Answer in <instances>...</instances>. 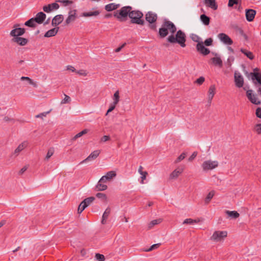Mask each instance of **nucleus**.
Listing matches in <instances>:
<instances>
[{"instance_id":"f257e3e1","label":"nucleus","mask_w":261,"mask_h":261,"mask_svg":"<svg viewBox=\"0 0 261 261\" xmlns=\"http://www.w3.org/2000/svg\"><path fill=\"white\" fill-rule=\"evenodd\" d=\"M176 27L171 21L164 19L161 28L159 30L158 35L160 38H164L169 34H171L167 38V41L171 44H178L181 47L186 46V35L181 30L176 31Z\"/></svg>"},{"instance_id":"f03ea898","label":"nucleus","mask_w":261,"mask_h":261,"mask_svg":"<svg viewBox=\"0 0 261 261\" xmlns=\"http://www.w3.org/2000/svg\"><path fill=\"white\" fill-rule=\"evenodd\" d=\"M114 16L120 21H125L128 16L130 23L143 25L145 21L143 19V14L139 10H132L131 6H124L114 12Z\"/></svg>"},{"instance_id":"7ed1b4c3","label":"nucleus","mask_w":261,"mask_h":261,"mask_svg":"<svg viewBox=\"0 0 261 261\" xmlns=\"http://www.w3.org/2000/svg\"><path fill=\"white\" fill-rule=\"evenodd\" d=\"M191 38L193 41L197 43L196 48L198 52L203 56H206L210 53V50L203 45V41H201V38L198 35L192 34L191 35Z\"/></svg>"},{"instance_id":"20e7f679","label":"nucleus","mask_w":261,"mask_h":261,"mask_svg":"<svg viewBox=\"0 0 261 261\" xmlns=\"http://www.w3.org/2000/svg\"><path fill=\"white\" fill-rule=\"evenodd\" d=\"M245 74L248 78L251 76L255 86H261V72L248 73L245 71Z\"/></svg>"},{"instance_id":"39448f33","label":"nucleus","mask_w":261,"mask_h":261,"mask_svg":"<svg viewBox=\"0 0 261 261\" xmlns=\"http://www.w3.org/2000/svg\"><path fill=\"white\" fill-rule=\"evenodd\" d=\"M227 232L226 231H215L211 237V240L215 242H219L226 238Z\"/></svg>"},{"instance_id":"423d86ee","label":"nucleus","mask_w":261,"mask_h":261,"mask_svg":"<svg viewBox=\"0 0 261 261\" xmlns=\"http://www.w3.org/2000/svg\"><path fill=\"white\" fill-rule=\"evenodd\" d=\"M246 95L249 100L255 105H261V101L258 99L255 95L253 93L252 90H248L246 91Z\"/></svg>"},{"instance_id":"0eeeda50","label":"nucleus","mask_w":261,"mask_h":261,"mask_svg":"<svg viewBox=\"0 0 261 261\" xmlns=\"http://www.w3.org/2000/svg\"><path fill=\"white\" fill-rule=\"evenodd\" d=\"M218 162L217 161H212L211 160L204 161L202 164V167L203 170H212L218 166Z\"/></svg>"},{"instance_id":"6e6552de","label":"nucleus","mask_w":261,"mask_h":261,"mask_svg":"<svg viewBox=\"0 0 261 261\" xmlns=\"http://www.w3.org/2000/svg\"><path fill=\"white\" fill-rule=\"evenodd\" d=\"M234 82L236 87L238 88H241L244 85V79L239 72L235 71L234 74Z\"/></svg>"},{"instance_id":"1a4fd4ad","label":"nucleus","mask_w":261,"mask_h":261,"mask_svg":"<svg viewBox=\"0 0 261 261\" xmlns=\"http://www.w3.org/2000/svg\"><path fill=\"white\" fill-rule=\"evenodd\" d=\"M25 32V29L24 28H18L11 30L10 33V35L13 38L20 37L23 35Z\"/></svg>"},{"instance_id":"9d476101","label":"nucleus","mask_w":261,"mask_h":261,"mask_svg":"<svg viewBox=\"0 0 261 261\" xmlns=\"http://www.w3.org/2000/svg\"><path fill=\"white\" fill-rule=\"evenodd\" d=\"M157 19V14L151 11L148 12L145 15V19L149 23L156 22Z\"/></svg>"},{"instance_id":"9b49d317","label":"nucleus","mask_w":261,"mask_h":261,"mask_svg":"<svg viewBox=\"0 0 261 261\" xmlns=\"http://www.w3.org/2000/svg\"><path fill=\"white\" fill-rule=\"evenodd\" d=\"M218 37L221 41L225 44L231 45L233 43L232 40L225 33H222L219 34Z\"/></svg>"},{"instance_id":"f8f14e48","label":"nucleus","mask_w":261,"mask_h":261,"mask_svg":"<svg viewBox=\"0 0 261 261\" xmlns=\"http://www.w3.org/2000/svg\"><path fill=\"white\" fill-rule=\"evenodd\" d=\"M59 5L57 3L49 4L43 7V10L46 13H50L54 10H57L59 8Z\"/></svg>"},{"instance_id":"ddd939ff","label":"nucleus","mask_w":261,"mask_h":261,"mask_svg":"<svg viewBox=\"0 0 261 261\" xmlns=\"http://www.w3.org/2000/svg\"><path fill=\"white\" fill-rule=\"evenodd\" d=\"M256 11L255 10L252 9H248L245 10V15L246 20L248 22L252 21L256 15Z\"/></svg>"},{"instance_id":"4468645a","label":"nucleus","mask_w":261,"mask_h":261,"mask_svg":"<svg viewBox=\"0 0 261 261\" xmlns=\"http://www.w3.org/2000/svg\"><path fill=\"white\" fill-rule=\"evenodd\" d=\"M76 9L70 10L68 13V16L66 18L65 25L69 24L71 22L73 21L76 18Z\"/></svg>"},{"instance_id":"2eb2a0df","label":"nucleus","mask_w":261,"mask_h":261,"mask_svg":"<svg viewBox=\"0 0 261 261\" xmlns=\"http://www.w3.org/2000/svg\"><path fill=\"white\" fill-rule=\"evenodd\" d=\"M116 172L114 171H110L107 173L106 175L102 176L100 179V182H106L107 180H110L113 177L116 176Z\"/></svg>"},{"instance_id":"dca6fc26","label":"nucleus","mask_w":261,"mask_h":261,"mask_svg":"<svg viewBox=\"0 0 261 261\" xmlns=\"http://www.w3.org/2000/svg\"><path fill=\"white\" fill-rule=\"evenodd\" d=\"M46 17V14L44 13L40 12H38L36 14V17H33V18L37 23L40 24L44 22Z\"/></svg>"},{"instance_id":"f3484780","label":"nucleus","mask_w":261,"mask_h":261,"mask_svg":"<svg viewBox=\"0 0 261 261\" xmlns=\"http://www.w3.org/2000/svg\"><path fill=\"white\" fill-rule=\"evenodd\" d=\"M64 20V16L61 14L56 15L53 19L51 25L55 27L60 24Z\"/></svg>"},{"instance_id":"a211bd4d","label":"nucleus","mask_w":261,"mask_h":261,"mask_svg":"<svg viewBox=\"0 0 261 261\" xmlns=\"http://www.w3.org/2000/svg\"><path fill=\"white\" fill-rule=\"evenodd\" d=\"M12 41L16 42L17 44L20 46H24L28 43L29 40L27 38L20 37L13 38L12 39Z\"/></svg>"},{"instance_id":"6ab92c4d","label":"nucleus","mask_w":261,"mask_h":261,"mask_svg":"<svg viewBox=\"0 0 261 261\" xmlns=\"http://www.w3.org/2000/svg\"><path fill=\"white\" fill-rule=\"evenodd\" d=\"M100 151L99 150H96L91 153V154L82 163L86 162L95 160L100 154Z\"/></svg>"},{"instance_id":"aec40b11","label":"nucleus","mask_w":261,"mask_h":261,"mask_svg":"<svg viewBox=\"0 0 261 261\" xmlns=\"http://www.w3.org/2000/svg\"><path fill=\"white\" fill-rule=\"evenodd\" d=\"M59 30V27H55L47 31L44 36L46 38L54 37L56 35Z\"/></svg>"},{"instance_id":"412c9836","label":"nucleus","mask_w":261,"mask_h":261,"mask_svg":"<svg viewBox=\"0 0 261 261\" xmlns=\"http://www.w3.org/2000/svg\"><path fill=\"white\" fill-rule=\"evenodd\" d=\"M100 13V11L99 10H95L92 12H85L81 13L80 16L81 17H91V16H97Z\"/></svg>"},{"instance_id":"4be33fe9","label":"nucleus","mask_w":261,"mask_h":261,"mask_svg":"<svg viewBox=\"0 0 261 261\" xmlns=\"http://www.w3.org/2000/svg\"><path fill=\"white\" fill-rule=\"evenodd\" d=\"M28 141H25L20 144L15 149L13 154H15L17 156L18 153L22 151L24 148L27 147L28 145Z\"/></svg>"},{"instance_id":"5701e85b","label":"nucleus","mask_w":261,"mask_h":261,"mask_svg":"<svg viewBox=\"0 0 261 261\" xmlns=\"http://www.w3.org/2000/svg\"><path fill=\"white\" fill-rule=\"evenodd\" d=\"M204 3L207 7L211 8L214 10H216L218 9V5L216 3V0H204Z\"/></svg>"},{"instance_id":"b1692460","label":"nucleus","mask_w":261,"mask_h":261,"mask_svg":"<svg viewBox=\"0 0 261 261\" xmlns=\"http://www.w3.org/2000/svg\"><path fill=\"white\" fill-rule=\"evenodd\" d=\"M182 172V168L176 169L170 174L169 178L170 179L177 178Z\"/></svg>"},{"instance_id":"393cba45","label":"nucleus","mask_w":261,"mask_h":261,"mask_svg":"<svg viewBox=\"0 0 261 261\" xmlns=\"http://www.w3.org/2000/svg\"><path fill=\"white\" fill-rule=\"evenodd\" d=\"M111 208L109 206H108L106 208V210L104 212V213L102 215V219L101 221V224H105L106 223L107 219L109 217V216L111 213Z\"/></svg>"},{"instance_id":"a878e982","label":"nucleus","mask_w":261,"mask_h":261,"mask_svg":"<svg viewBox=\"0 0 261 261\" xmlns=\"http://www.w3.org/2000/svg\"><path fill=\"white\" fill-rule=\"evenodd\" d=\"M119 4L110 3L105 6V9L108 12H110L116 10L117 8L119 7Z\"/></svg>"},{"instance_id":"bb28decb","label":"nucleus","mask_w":261,"mask_h":261,"mask_svg":"<svg viewBox=\"0 0 261 261\" xmlns=\"http://www.w3.org/2000/svg\"><path fill=\"white\" fill-rule=\"evenodd\" d=\"M213 64L221 68L223 66V62L220 57H214L211 59Z\"/></svg>"},{"instance_id":"cd10ccee","label":"nucleus","mask_w":261,"mask_h":261,"mask_svg":"<svg viewBox=\"0 0 261 261\" xmlns=\"http://www.w3.org/2000/svg\"><path fill=\"white\" fill-rule=\"evenodd\" d=\"M36 23H37L36 22V21L33 17L25 21L24 23V25L30 28H35L37 27Z\"/></svg>"},{"instance_id":"c85d7f7f","label":"nucleus","mask_w":261,"mask_h":261,"mask_svg":"<svg viewBox=\"0 0 261 261\" xmlns=\"http://www.w3.org/2000/svg\"><path fill=\"white\" fill-rule=\"evenodd\" d=\"M240 51L244 54L250 60H252L254 59V56L252 52L242 48H241Z\"/></svg>"},{"instance_id":"c756f323","label":"nucleus","mask_w":261,"mask_h":261,"mask_svg":"<svg viewBox=\"0 0 261 261\" xmlns=\"http://www.w3.org/2000/svg\"><path fill=\"white\" fill-rule=\"evenodd\" d=\"M216 91V86L215 85H212L208 89V97H209L210 100L211 99H213L214 95L215 94Z\"/></svg>"},{"instance_id":"7c9ffc66","label":"nucleus","mask_w":261,"mask_h":261,"mask_svg":"<svg viewBox=\"0 0 261 261\" xmlns=\"http://www.w3.org/2000/svg\"><path fill=\"white\" fill-rule=\"evenodd\" d=\"M102 182H100V180L98 181L95 187V190L96 191H103L107 189L108 186L106 185L102 184Z\"/></svg>"},{"instance_id":"2f4dec72","label":"nucleus","mask_w":261,"mask_h":261,"mask_svg":"<svg viewBox=\"0 0 261 261\" xmlns=\"http://www.w3.org/2000/svg\"><path fill=\"white\" fill-rule=\"evenodd\" d=\"M200 18L202 23L205 25H208L210 23V18L204 14H201Z\"/></svg>"},{"instance_id":"473e14b6","label":"nucleus","mask_w":261,"mask_h":261,"mask_svg":"<svg viewBox=\"0 0 261 261\" xmlns=\"http://www.w3.org/2000/svg\"><path fill=\"white\" fill-rule=\"evenodd\" d=\"M225 213L228 216V217H229L231 218H233V219H237L240 216L239 213L235 211H226Z\"/></svg>"},{"instance_id":"72a5a7b5","label":"nucleus","mask_w":261,"mask_h":261,"mask_svg":"<svg viewBox=\"0 0 261 261\" xmlns=\"http://www.w3.org/2000/svg\"><path fill=\"white\" fill-rule=\"evenodd\" d=\"M215 193V192L214 190H212L208 193L204 199V203L205 204H207L210 203L213 196H214Z\"/></svg>"},{"instance_id":"f704fd0d","label":"nucleus","mask_w":261,"mask_h":261,"mask_svg":"<svg viewBox=\"0 0 261 261\" xmlns=\"http://www.w3.org/2000/svg\"><path fill=\"white\" fill-rule=\"evenodd\" d=\"M162 221V219H158L152 220L148 225V229H151L154 225L160 224Z\"/></svg>"},{"instance_id":"c9c22d12","label":"nucleus","mask_w":261,"mask_h":261,"mask_svg":"<svg viewBox=\"0 0 261 261\" xmlns=\"http://www.w3.org/2000/svg\"><path fill=\"white\" fill-rule=\"evenodd\" d=\"M87 207V205L85 204V202L82 201L79 205L77 213L81 214Z\"/></svg>"},{"instance_id":"e433bc0d","label":"nucleus","mask_w":261,"mask_h":261,"mask_svg":"<svg viewBox=\"0 0 261 261\" xmlns=\"http://www.w3.org/2000/svg\"><path fill=\"white\" fill-rule=\"evenodd\" d=\"M199 221V220H194L191 218H188L184 221L183 224L192 225L194 223H198Z\"/></svg>"},{"instance_id":"4c0bfd02","label":"nucleus","mask_w":261,"mask_h":261,"mask_svg":"<svg viewBox=\"0 0 261 261\" xmlns=\"http://www.w3.org/2000/svg\"><path fill=\"white\" fill-rule=\"evenodd\" d=\"M96 197L99 199H101L104 202L107 201V196L106 194L102 193H97L96 194Z\"/></svg>"},{"instance_id":"58836bf2","label":"nucleus","mask_w":261,"mask_h":261,"mask_svg":"<svg viewBox=\"0 0 261 261\" xmlns=\"http://www.w3.org/2000/svg\"><path fill=\"white\" fill-rule=\"evenodd\" d=\"M88 130L87 129H85L81 131V132L77 133L76 135L74 136V137L72 138L73 140H75L76 139H77L79 137H82L83 135L87 134L88 133Z\"/></svg>"},{"instance_id":"ea45409f","label":"nucleus","mask_w":261,"mask_h":261,"mask_svg":"<svg viewBox=\"0 0 261 261\" xmlns=\"http://www.w3.org/2000/svg\"><path fill=\"white\" fill-rule=\"evenodd\" d=\"M253 130L256 133L257 135H261V123H258L254 125Z\"/></svg>"},{"instance_id":"a19ab883","label":"nucleus","mask_w":261,"mask_h":261,"mask_svg":"<svg viewBox=\"0 0 261 261\" xmlns=\"http://www.w3.org/2000/svg\"><path fill=\"white\" fill-rule=\"evenodd\" d=\"M119 91H117L115 92L113 96V102L115 103V104H117L119 101Z\"/></svg>"},{"instance_id":"79ce46f5","label":"nucleus","mask_w":261,"mask_h":261,"mask_svg":"<svg viewBox=\"0 0 261 261\" xmlns=\"http://www.w3.org/2000/svg\"><path fill=\"white\" fill-rule=\"evenodd\" d=\"M203 42L204 46H210L213 45V40L212 38H208Z\"/></svg>"},{"instance_id":"37998d69","label":"nucleus","mask_w":261,"mask_h":261,"mask_svg":"<svg viewBox=\"0 0 261 261\" xmlns=\"http://www.w3.org/2000/svg\"><path fill=\"white\" fill-rule=\"evenodd\" d=\"M161 245V243L155 244L151 245L148 249L144 250V251L149 252L154 249L158 248Z\"/></svg>"},{"instance_id":"c03bdc74","label":"nucleus","mask_w":261,"mask_h":261,"mask_svg":"<svg viewBox=\"0 0 261 261\" xmlns=\"http://www.w3.org/2000/svg\"><path fill=\"white\" fill-rule=\"evenodd\" d=\"M54 148H50L47 151V154L45 156V159L48 160L54 154Z\"/></svg>"},{"instance_id":"a18cd8bd","label":"nucleus","mask_w":261,"mask_h":261,"mask_svg":"<svg viewBox=\"0 0 261 261\" xmlns=\"http://www.w3.org/2000/svg\"><path fill=\"white\" fill-rule=\"evenodd\" d=\"M95 197L91 196L88 197L87 198H85L84 200H83V201L85 202V204L87 205V206L95 200Z\"/></svg>"},{"instance_id":"49530a36","label":"nucleus","mask_w":261,"mask_h":261,"mask_svg":"<svg viewBox=\"0 0 261 261\" xmlns=\"http://www.w3.org/2000/svg\"><path fill=\"white\" fill-rule=\"evenodd\" d=\"M56 2L62 3L64 6H67L73 3V1L70 0H58Z\"/></svg>"},{"instance_id":"de8ad7c7","label":"nucleus","mask_w":261,"mask_h":261,"mask_svg":"<svg viewBox=\"0 0 261 261\" xmlns=\"http://www.w3.org/2000/svg\"><path fill=\"white\" fill-rule=\"evenodd\" d=\"M95 257L98 261H105V256L102 254L96 253Z\"/></svg>"},{"instance_id":"09e8293b","label":"nucleus","mask_w":261,"mask_h":261,"mask_svg":"<svg viewBox=\"0 0 261 261\" xmlns=\"http://www.w3.org/2000/svg\"><path fill=\"white\" fill-rule=\"evenodd\" d=\"M238 32L239 34L244 38L246 41H247L248 40V37L247 35L244 32V31L242 29L239 28Z\"/></svg>"},{"instance_id":"8fccbe9b","label":"nucleus","mask_w":261,"mask_h":261,"mask_svg":"<svg viewBox=\"0 0 261 261\" xmlns=\"http://www.w3.org/2000/svg\"><path fill=\"white\" fill-rule=\"evenodd\" d=\"M186 156V154L185 153L183 152L175 160V162L176 163H178L184 160Z\"/></svg>"},{"instance_id":"3c124183","label":"nucleus","mask_w":261,"mask_h":261,"mask_svg":"<svg viewBox=\"0 0 261 261\" xmlns=\"http://www.w3.org/2000/svg\"><path fill=\"white\" fill-rule=\"evenodd\" d=\"M116 105L117 104H115V103H114V102L111 103L110 105L109 108L107 110L106 115H108V113H109L111 112L112 111H113L115 109Z\"/></svg>"},{"instance_id":"603ef678","label":"nucleus","mask_w":261,"mask_h":261,"mask_svg":"<svg viewBox=\"0 0 261 261\" xmlns=\"http://www.w3.org/2000/svg\"><path fill=\"white\" fill-rule=\"evenodd\" d=\"M71 100L70 97L65 94L64 98L62 100L61 103H69Z\"/></svg>"},{"instance_id":"864d4df0","label":"nucleus","mask_w":261,"mask_h":261,"mask_svg":"<svg viewBox=\"0 0 261 261\" xmlns=\"http://www.w3.org/2000/svg\"><path fill=\"white\" fill-rule=\"evenodd\" d=\"M238 4V0H229L228 3V6L229 7H232L234 5H237Z\"/></svg>"},{"instance_id":"5fc2aeb1","label":"nucleus","mask_w":261,"mask_h":261,"mask_svg":"<svg viewBox=\"0 0 261 261\" xmlns=\"http://www.w3.org/2000/svg\"><path fill=\"white\" fill-rule=\"evenodd\" d=\"M255 115L257 118L261 119V107H258L255 110Z\"/></svg>"},{"instance_id":"6e6d98bb","label":"nucleus","mask_w":261,"mask_h":261,"mask_svg":"<svg viewBox=\"0 0 261 261\" xmlns=\"http://www.w3.org/2000/svg\"><path fill=\"white\" fill-rule=\"evenodd\" d=\"M21 80H27L29 82V83L30 84L33 85L34 86H36V84L34 83L33 81L29 77L22 76L21 77Z\"/></svg>"},{"instance_id":"4d7b16f0","label":"nucleus","mask_w":261,"mask_h":261,"mask_svg":"<svg viewBox=\"0 0 261 261\" xmlns=\"http://www.w3.org/2000/svg\"><path fill=\"white\" fill-rule=\"evenodd\" d=\"M205 79L203 76H200L198 79H197L196 81V83L198 85H201L203 84V83L204 82Z\"/></svg>"},{"instance_id":"13d9d810","label":"nucleus","mask_w":261,"mask_h":261,"mask_svg":"<svg viewBox=\"0 0 261 261\" xmlns=\"http://www.w3.org/2000/svg\"><path fill=\"white\" fill-rule=\"evenodd\" d=\"M140 174L142 175V176L141 177V183L143 184V180L146 179V176L147 175L148 173L146 171H144V172H143V173Z\"/></svg>"},{"instance_id":"bf43d9fd","label":"nucleus","mask_w":261,"mask_h":261,"mask_svg":"<svg viewBox=\"0 0 261 261\" xmlns=\"http://www.w3.org/2000/svg\"><path fill=\"white\" fill-rule=\"evenodd\" d=\"M76 72L77 74L81 75L86 76L87 75V73L86 72V71L83 69L80 70L76 71Z\"/></svg>"},{"instance_id":"052dcab7","label":"nucleus","mask_w":261,"mask_h":261,"mask_svg":"<svg viewBox=\"0 0 261 261\" xmlns=\"http://www.w3.org/2000/svg\"><path fill=\"white\" fill-rule=\"evenodd\" d=\"M197 155V152L196 151H194L192 153V154L189 157V161H192V160H193L196 158Z\"/></svg>"},{"instance_id":"680f3d73","label":"nucleus","mask_w":261,"mask_h":261,"mask_svg":"<svg viewBox=\"0 0 261 261\" xmlns=\"http://www.w3.org/2000/svg\"><path fill=\"white\" fill-rule=\"evenodd\" d=\"M109 140H110V137L106 135L103 136L101 139V141L103 142H106Z\"/></svg>"},{"instance_id":"e2e57ef3","label":"nucleus","mask_w":261,"mask_h":261,"mask_svg":"<svg viewBox=\"0 0 261 261\" xmlns=\"http://www.w3.org/2000/svg\"><path fill=\"white\" fill-rule=\"evenodd\" d=\"M149 28L153 31H156V23H149Z\"/></svg>"},{"instance_id":"0e129e2a","label":"nucleus","mask_w":261,"mask_h":261,"mask_svg":"<svg viewBox=\"0 0 261 261\" xmlns=\"http://www.w3.org/2000/svg\"><path fill=\"white\" fill-rule=\"evenodd\" d=\"M28 168V166H24L23 168H22L20 169V171H19V174L20 175L22 174H23V173H24V172L27 170Z\"/></svg>"},{"instance_id":"69168bd1","label":"nucleus","mask_w":261,"mask_h":261,"mask_svg":"<svg viewBox=\"0 0 261 261\" xmlns=\"http://www.w3.org/2000/svg\"><path fill=\"white\" fill-rule=\"evenodd\" d=\"M47 113H49V112H47L46 113L44 112V113H40V114L36 115V117H37V118H42V117L45 116L46 114H47Z\"/></svg>"},{"instance_id":"338daca9","label":"nucleus","mask_w":261,"mask_h":261,"mask_svg":"<svg viewBox=\"0 0 261 261\" xmlns=\"http://www.w3.org/2000/svg\"><path fill=\"white\" fill-rule=\"evenodd\" d=\"M67 69L71 70L72 72H76L74 67H73V66H70V65H69L67 66Z\"/></svg>"},{"instance_id":"774afa93","label":"nucleus","mask_w":261,"mask_h":261,"mask_svg":"<svg viewBox=\"0 0 261 261\" xmlns=\"http://www.w3.org/2000/svg\"><path fill=\"white\" fill-rule=\"evenodd\" d=\"M125 43H124L121 46L118 47V48H117L115 49V52H119V51H120L121 50V49L125 46Z\"/></svg>"}]
</instances>
